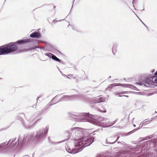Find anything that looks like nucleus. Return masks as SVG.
Wrapping results in <instances>:
<instances>
[{
	"mask_svg": "<svg viewBox=\"0 0 157 157\" xmlns=\"http://www.w3.org/2000/svg\"><path fill=\"white\" fill-rule=\"evenodd\" d=\"M135 0H132V3H133V2H134V1H135Z\"/></svg>",
	"mask_w": 157,
	"mask_h": 157,
	"instance_id": "cd10ccee",
	"label": "nucleus"
},
{
	"mask_svg": "<svg viewBox=\"0 0 157 157\" xmlns=\"http://www.w3.org/2000/svg\"><path fill=\"white\" fill-rule=\"evenodd\" d=\"M133 93L134 94H137V95H144V93L142 92H133Z\"/></svg>",
	"mask_w": 157,
	"mask_h": 157,
	"instance_id": "dca6fc26",
	"label": "nucleus"
},
{
	"mask_svg": "<svg viewBox=\"0 0 157 157\" xmlns=\"http://www.w3.org/2000/svg\"><path fill=\"white\" fill-rule=\"evenodd\" d=\"M41 35L38 32H34L30 35V37L32 38H40Z\"/></svg>",
	"mask_w": 157,
	"mask_h": 157,
	"instance_id": "6e6552de",
	"label": "nucleus"
},
{
	"mask_svg": "<svg viewBox=\"0 0 157 157\" xmlns=\"http://www.w3.org/2000/svg\"><path fill=\"white\" fill-rule=\"evenodd\" d=\"M139 129V128H137V129H136L133 130H132L131 132H129L128 134L132 133L134 132L135 131L138 130Z\"/></svg>",
	"mask_w": 157,
	"mask_h": 157,
	"instance_id": "a211bd4d",
	"label": "nucleus"
},
{
	"mask_svg": "<svg viewBox=\"0 0 157 157\" xmlns=\"http://www.w3.org/2000/svg\"><path fill=\"white\" fill-rule=\"evenodd\" d=\"M118 138H117V140H116H116H118Z\"/></svg>",
	"mask_w": 157,
	"mask_h": 157,
	"instance_id": "7c9ffc66",
	"label": "nucleus"
},
{
	"mask_svg": "<svg viewBox=\"0 0 157 157\" xmlns=\"http://www.w3.org/2000/svg\"><path fill=\"white\" fill-rule=\"evenodd\" d=\"M17 49V47L14 45L10 44L8 46L0 47V55L7 54L13 52Z\"/></svg>",
	"mask_w": 157,
	"mask_h": 157,
	"instance_id": "7ed1b4c3",
	"label": "nucleus"
},
{
	"mask_svg": "<svg viewBox=\"0 0 157 157\" xmlns=\"http://www.w3.org/2000/svg\"><path fill=\"white\" fill-rule=\"evenodd\" d=\"M8 144H9V146L13 147L16 145V141L14 139L10 140L8 142Z\"/></svg>",
	"mask_w": 157,
	"mask_h": 157,
	"instance_id": "1a4fd4ad",
	"label": "nucleus"
},
{
	"mask_svg": "<svg viewBox=\"0 0 157 157\" xmlns=\"http://www.w3.org/2000/svg\"><path fill=\"white\" fill-rule=\"evenodd\" d=\"M155 119V117H153V118H151L150 121H146L144 122L143 123V122H142V123H143L142 125L144 124H146L147 123H148L149 122L151 121L152 120V119Z\"/></svg>",
	"mask_w": 157,
	"mask_h": 157,
	"instance_id": "4468645a",
	"label": "nucleus"
},
{
	"mask_svg": "<svg viewBox=\"0 0 157 157\" xmlns=\"http://www.w3.org/2000/svg\"><path fill=\"white\" fill-rule=\"evenodd\" d=\"M71 97L67 96L64 95L63 96L62 99L63 100H67L69 99H71Z\"/></svg>",
	"mask_w": 157,
	"mask_h": 157,
	"instance_id": "ddd939ff",
	"label": "nucleus"
},
{
	"mask_svg": "<svg viewBox=\"0 0 157 157\" xmlns=\"http://www.w3.org/2000/svg\"><path fill=\"white\" fill-rule=\"evenodd\" d=\"M133 126H134V127H136V125H135V124H134V125H133Z\"/></svg>",
	"mask_w": 157,
	"mask_h": 157,
	"instance_id": "c85d7f7f",
	"label": "nucleus"
},
{
	"mask_svg": "<svg viewBox=\"0 0 157 157\" xmlns=\"http://www.w3.org/2000/svg\"><path fill=\"white\" fill-rule=\"evenodd\" d=\"M24 157H29L27 155H26V156H24Z\"/></svg>",
	"mask_w": 157,
	"mask_h": 157,
	"instance_id": "bb28decb",
	"label": "nucleus"
},
{
	"mask_svg": "<svg viewBox=\"0 0 157 157\" xmlns=\"http://www.w3.org/2000/svg\"><path fill=\"white\" fill-rule=\"evenodd\" d=\"M25 126L26 128H30L33 126V124H31L29 125V123L27 122L25 124Z\"/></svg>",
	"mask_w": 157,
	"mask_h": 157,
	"instance_id": "9b49d317",
	"label": "nucleus"
},
{
	"mask_svg": "<svg viewBox=\"0 0 157 157\" xmlns=\"http://www.w3.org/2000/svg\"><path fill=\"white\" fill-rule=\"evenodd\" d=\"M118 86H124L126 87L130 88L135 90H139L136 87L133 85L130 84H122L120 83H113L110 84L109 85L108 87L106 88V90H110L113 87Z\"/></svg>",
	"mask_w": 157,
	"mask_h": 157,
	"instance_id": "20e7f679",
	"label": "nucleus"
},
{
	"mask_svg": "<svg viewBox=\"0 0 157 157\" xmlns=\"http://www.w3.org/2000/svg\"><path fill=\"white\" fill-rule=\"evenodd\" d=\"M97 117V116L96 115L84 113L80 119L79 121L83 122L87 121L91 122L96 125L105 127H110L115 123V122L112 124H109V121H106L107 120L104 118H100L99 120L101 121L100 122L94 118Z\"/></svg>",
	"mask_w": 157,
	"mask_h": 157,
	"instance_id": "f03ea898",
	"label": "nucleus"
},
{
	"mask_svg": "<svg viewBox=\"0 0 157 157\" xmlns=\"http://www.w3.org/2000/svg\"><path fill=\"white\" fill-rule=\"evenodd\" d=\"M137 84L138 85H143V84L142 83H140V82L137 83Z\"/></svg>",
	"mask_w": 157,
	"mask_h": 157,
	"instance_id": "4be33fe9",
	"label": "nucleus"
},
{
	"mask_svg": "<svg viewBox=\"0 0 157 157\" xmlns=\"http://www.w3.org/2000/svg\"><path fill=\"white\" fill-rule=\"evenodd\" d=\"M3 144H0V148H3L4 147V146H3Z\"/></svg>",
	"mask_w": 157,
	"mask_h": 157,
	"instance_id": "aec40b11",
	"label": "nucleus"
},
{
	"mask_svg": "<svg viewBox=\"0 0 157 157\" xmlns=\"http://www.w3.org/2000/svg\"><path fill=\"white\" fill-rule=\"evenodd\" d=\"M82 129L80 128H74L73 132L75 131V133L76 135H77L78 134L81 135L82 134Z\"/></svg>",
	"mask_w": 157,
	"mask_h": 157,
	"instance_id": "0eeeda50",
	"label": "nucleus"
},
{
	"mask_svg": "<svg viewBox=\"0 0 157 157\" xmlns=\"http://www.w3.org/2000/svg\"><path fill=\"white\" fill-rule=\"evenodd\" d=\"M125 96V97H128V96H125V95H123V96H122V95H120L119 96V97H122V96Z\"/></svg>",
	"mask_w": 157,
	"mask_h": 157,
	"instance_id": "5701e85b",
	"label": "nucleus"
},
{
	"mask_svg": "<svg viewBox=\"0 0 157 157\" xmlns=\"http://www.w3.org/2000/svg\"><path fill=\"white\" fill-rule=\"evenodd\" d=\"M139 19L142 22V23L146 27H147V26L146 25H145V24L144 23H143V22L140 19Z\"/></svg>",
	"mask_w": 157,
	"mask_h": 157,
	"instance_id": "412c9836",
	"label": "nucleus"
},
{
	"mask_svg": "<svg viewBox=\"0 0 157 157\" xmlns=\"http://www.w3.org/2000/svg\"><path fill=\"white\" fill-rule=\"evenodd\" d=\"M126 93V92L123 91V92H120L118 93H115V95H117L118 94H125Z\"/></svg>",
	"mask_w": 157,
	"mask_h": 157,
	"instance_id": "f3484780",
	"label": "nucleus"
},
{
	"mask_svg": "<svg viewBox=\"0 0 157 157\" xmlns=\"http://www.w3.org/2000/svg\"><path fill=\"white\" fill-rule=\"evenodd\" d=\"M48 130V127H46L44 129H40L39 131L37 132L36 138L38 140H40L46 134Z\"/></svg>",
	"mask_w": 157,
	"mask_h": 157,
	"instance_id": "39448f33",
	"label": "nucleus"
},
{
	"mask_svg": "<svg viewBox=\"0 0 157 157\" xmlns=\"http://www.w3.org/2000/svg\"><path fill=\"white\" fill-rule=\"evenodd\" d=\"M39 98V97H37V99H38Z\"/></svg>",
	"mask_w": 157,
	"mask_h": 157,
	"instance_id": "c756f323",
	"label": "nucleus"
},
{
	"mask_svg": "<svg viewBox=\"0 0 157 157\" xmlns=\"http://www.w3.org/2000/svg\"><path fill=\"white\" fill-rule=\"evenodd\" d=\"M153 78L154 79V81L155 82H157V76H154L153 77Z\"/></svg>",
	"mask_w": 157,
	"mask_h": 157,
	"instance_id": "6ab92c4d",
	"label": "nucleus"
},
{
	"mask_svg": "<svg viewBox=\"0 0 157 157\" xmlns=\"http://www.w3.org/2000/svg\"><path fill=\"white\" fill-rule=\"evenodd\" d=\"M94 139L93 137L86 136L75 140L69 144L66 149L70 153L75 154L81 151L84 147L89 146L93 142Z\"/></svg>",
	"mask_w": 157,
	"mask_h": 157,
	"instance_id": "f257e3e1",
	"label": "nucleus"
},
{
	"mask_svg": "<svg viewBox=\"0 0 157 157\" xmlns=\"http://www.w3.org/2000/svg\"><path fill=\"white\" fill-rule=\"evenodd\" d=\"M67 78H69V77H67Z\"/></svg>",
	"mask_w": 157,
	"mask_h": 157,
	"instance_id": "2f4dec72",
	"label": "nucleus"
},
{
	"mask_svg": "<svg viewBox=\"0 0 157 157\" xmlns=\"http://www.w3.org/2000/svg\"><path fill=\"white\" fill-rule=\"evenodd\" d=\"M112 51H113V53L114 54V48H113L112 49Z\"/></svg>",
	"mask_w": 157,
	"mask_h": 157,
	"instance_id": "b1692460",
	"label": "nucleus"
},
{
	"mask_svg": "<svg viewBox=\"0 0 157 157\" xmlns=\"http://www.w3.org/2000/svg\"><path fill=\"white\" fill-rule=\"evenodd\" d=\"M45 55L48 56L49 57H52L53 54L50 53H46L45 54Z\"/></svg>",
	"mask_w": 157,
	"mask_h": 157,
	"instance_id": "2eb2a0df",
	"label": "nucleus"
},
{
	"mask_svg": "<svg viewBox=\"0 0 157 157\" xmlns=\"http://www.w3.org/2000/svg\"><path fill=\"white\" fill-rule=\"evenodd\" d=\"M54 8H55V7L54 6Z\"/></svg>",
	"mask_w": 157,
	"mask_h": 157,
	"instance_id": "473e14b6",
	"label": "nucleus"
},
{
	"mask_svg": "<svg viewBox=\"0 0 157 157\" xmlns=\"http://www.w3.org/2000/svg\"><path fill=\"white\" fill-rule=\"evenodd\" d=\"M155 75H157V71H156V72L155 74Z\"/></svg>",
	"mask_w": 157,
	"mask_h": 157,
	"instance_id": "393cba45",
	"label": "nucleus"
},
{
	"mask_svg": "<svg viewBox=\"0 0 157 157\" xmlns=\"http://www.w3.org/2000/svg\"><path fill=\"white\" fill-rule=\"evenodd\" d=\"M52 58L53 59H54L57 61H58L59 62H60V60L54 55L52 56Z\"/></svg>",
	"mask_w": 157,
	"mask_h": 157,
	"instance_id": "f8f14e48",
	"label": "nucleus"
},
{
	"mask_svg": "<svg viewBox=\"0 0 157 157\" xmlns=\"http://www.w3.org/2000/svg\"><path fill=\"white\" fill-rule=\"evenodd\" d=\"M99 111H100V112H102L103 111H101L100 110V109H99ZM103 111V112H104L105 113V112H106V111Z\"/></svg>",
	"mask_w": 157,
	"mask_h": 157,
	"instance_id": "a878e982",
	"label": "nucleus"
},
{
	"mask_svg": "<svg viewBox=\"0 0 157 157\" xmlns=\"http://www.w3.org/2000/svg\"><path fill=\"white\" fill-rule=\"evenodd\" d=\"M31 40L30 39H25L19 40L16 42V43L18 44H24L26 43L31 42Z\"/></svg>",
	"mask_w": 157,
	"mask_h": 157,
	"instance_id": "423d86ee",
	"label": "nucleus"
},
{
	"mask_svg": "<svg viewBox=\"0 0 157 157\" xmlns=\"http://www.w3.org/2000/svg\"><path fill=\"white\" fill-rule=\"evenodd\" d=\"M96 100H97L95 102V103H99L101 102H107V99L103 97L97 98Z\"/></svg>",
	"mask_w": 157,
	"mask_h": 157,
	"instance_id": "9d476101",
	"label": "nucleus"
}]
</instances>
